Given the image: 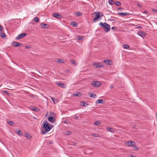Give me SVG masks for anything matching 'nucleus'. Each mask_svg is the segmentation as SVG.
Masks as SVG:
<instances>
[{
    "mask_svg": "<svg viewBox=\"0 0 157 157\" xmlns=\"http://www.w3.org/2000/svg\"><path fill=\"white\" fill-rule=\"evenodd\" d=\"M42 131L41 134L44 135L50 131L49 127V124L45 120L43 123V126L41 127Z\"/></svg>",
    "mask_w": 157,
    "mask_h": 157,
    "instance_id": "1",
    "label": "nucleus"
},
{
    "mask_svg": "<svg viewBox=\"0 0 157 157\" xmlns=\"http://www.w3.org/2000/svg\"><path fill=\"white\" fill-rule=\"evenodd\" d=\"M99 25L101 26L105 30V32L107 33L110 31V25L107 23L105 22L104 23L101 22L99 23Z\"/></svg>",
    "mask_w": 157,
    "mask_h": 157,
    "instance_id": "2",
    "label": "nucleus"
},
{
    "mask_svg": "<svg viewBox=\"0 0 157 157\" xmlns=\"http://www.w3.org/2000/svg\"><path fill=\"white\" fill-rule=\"evenodd\" d=\"M93 14H96L95 17L93 19V22H95L97 20L100 19L101 17L103 16L102 13L100 12H95Z\"/></svg>",
    "mask_w": 157,
    "mask_h": 157,
    "instance_id": "3",
    "label": "nucleus"
},
{
    "mask_svg": "<svg viewBox=\"0 0 157 157\" xmlns=\"http://www.w3.org/2000/svg\"><path fill=\"white\" fill-rule=\"evenodd\" d=\"M27 34L26 33H23L17 36L15 38V39L17 40H19L25 36Z\"/></svg>",
    "mask_w": 157,
    "mask_h": 157,
    "instance_id": "4",
    "label": "nucleus"
},
{
    "mask_svg": "<svg viewBox=\"0 0 157 157\" xmlns=\"http://www.w3.org/2000/svg\"><path fill=\"white\" fill-rule=\"evenodd\" d=\"M134 142L133 141H126L125 143L126 146L130 147L134 146Z\"/></svg>",
    "mask_w": 157,
    "mask_h": 157,
    "instance_id": "5",
    "label": "nucleus"
},
{
    "mask_svg": "<svg viewBox=\"0 0 157 157\" xmlns=\"http://www.w3.org/2000/svg\"><path fill=\"white\" fill-rule=\"evenodd\" d=\"M101 83L100 82L98 81H94L92 82V85L94 87H99Z\"/></svg>",
    "mask_w": 157,
    "mask_h": 157,
    "instance_id": "6",
    "label": "nucleus"
},
{
    "mask_svg": "<svg viewBox=\"0 0 157 157\" xmlns=\"http://www.w3.org/2000/svg\"><path fill=\"white\" fill-rule=\"evenodd\" d=\"M56 84L60 87L62 88H65L66 87L65 84L63 83H60L59 82H56Z\"/></svg>",
    "mask_w": 157,
    "mask_h": 157,
    "instance_id": "7",
    "label": "nucleus"
},
{
    "mask_svg": "<svg viewBox=\"0 0 157 157\" xmlns=\"http://www.w3.org/2000/svg\"><path fill=\"white\" fill-rule=\"evenodd\" d=\"M40 26L42 29H48L49 27V25L47 24H44L43 23L40 24Z\"/></svg>",
    "mask_w": 157,
    "mask_h": 157,
    "instance_id": "8",
    "label": "nucleus"
},
{
    "mask_svg": "<svg viewBox=\"0 0 157 157\" xmlns=\"http://www.w3.org/2000/svg\"><path fill=\"white\" fill-rule=\"evenodd\" d=\"M53 16L59 19H60L62 17V16L59 14L55 13L53 14Z\"/></svg>",
    "mask_w": 157,
    "mask_h": 157,
    "instance_id": "9",
    "label": "nucleus"
},
{
    "mask_svg": "<svg viewBox=\"0 0 157 157\" xmlns=\"http://www.w3.org/2000/svg\"><path fill=\"white\" fill-rule=\"evenodd\" d=\"M48 120L52 123H53L55 121V118L53 117H49L48 118Z\"/></svg>",
    "mask_w": 157,
    "mask_h": 157,
    "instance_id": "10",
    "label": "nucleus"
},
{
    "mask_svg": "<svg viewBox=\"0 0 157 157\" xmlns=\"http://www.w3.org/2000/svg\"><path fill=\"white\" fill-rule=\"evenodd\" d=\"M117 14L119 15L122 16L123 17L125 16L126 15H128L129 14V13H126L122 12L118 13Z\"/></svg>",
    "mask_w": 157,
    "mask_h": 157,
    "instance_id": "11",
    "label": "nucleus"
},
{
    "mask_svg": "<svg viewBox=\"0 0 157 157\" xmlns=\"http://www.w3.org/2000/svg\"><path fill=\"white\" fill-rule=\"evenodd\" d=\"M138 34L142 37L145 36V33L144 32L139 31L138 33Z\"/></svg>",
    "mask_w": 157,
    "mask_h": 157,
    "instance_id": "12",
    "label": "nucleus"
},
{
    "mask_svg": "<svg viewBox=\"0 0 157 157\" xmlns=\"http://www.w3.org/2000/svg\"><path fill=\"white\" fill-rule=\"evenodd\" d=\"M12 46H13L14 47H17L19 46V43L17 42H13L12 43Z\"/></svg>",
    "mask_w": 157,
    "mask_h": 157,
    "instance_id": "13",
    "label": "nucleus"
},
{
    "mask_svg": "<svg viewBox=\"0 0 157 157\" xmlns=\"http://www.w3.org/2000/svg\"><path fill=\"white\" fill-rule=\"evenodd\" d=\"M106 129L108 130L111 132H113L115 131V130L112 128L107 127Z\"/></svg>",
    "mask_w": 157,
    "mask_h": 157,
    "instance_id": "14",
    "label": "nucleus"
},
{
    "mask_svg": "<svg viewBox=\"0 0 157 157\" xmlns=\"http://www.w3.org/2000/svg\"><path fill=\"white\" fill-rule=\"evenodd\" d=\"M89 94L90 97L93 98H95L96 96L95 94L91 92L89 93Z\"/></svg>",
    "mask_w": 157,
    "mask_h": 157,
    "instance_id": "15",
    "label": "nucleus"
},
{
    "mask_svg": "<svg viewBox=\"0 0 157 157\" xmlns=\"http://www.w3.org/2000/svg\"><path fill=\"white\" fill-rule=\"evenodd\" d=\"M103 65L102 64L100 63L97 62L96 66V68L101 67H102Z\"/></svg>",
    "mask_w": 157,
    "mask_h": 157,
    "instance_id": "16",
    "label": "nucleus"
},
{
    "mask_svg": "<svg viewBox=\"0 0 157 157\" xmlns=\"http://www.w3.org/2000/svg\"><path fill=\"white\" fill-rule=\"evenodd\" d=\"M103 101L104 100L103 99H99L96 101V103L97 104H98L99 103L102 104L103 103Z\"/></svg>",
    "mask_w": 157,
    "mask_h": 157,
    "instance_id": "17",
    "label": "nucleus"
},
{
    "mask_svg": "<svg viewBox=\"0 0 157 157\" xmlns=\"http://www.w3.org/2000/svg\"><path fill=\"white\" fill-rule=\"evenodd\" d=\"M115 5L117 6H120L121 5V2L118 1H116L115 2Z\"/></svg>",
    "mask_w": 157,
    "mask_h": 157,
    "instance_id": "18",
    "label": "nucleus"
},
{
    "mask_svg": "<svg viewBox=\"0 0 157 157\" xmlns=\"http://www.w3.org/2000/svg\"><path fill=\"white\" fill-rule=\"evenodd\" d=\"M16 132L20 136H22V132L19 129H17L16 131Z\"/></svg>",
    "mask_w": 157,
    "mask_h": 157,
    "instance_id": "19",
    "label": "nucleus"
},
{
    "mask_svg": "<svg viewBox=\"0 0 157 157\" xmlns=\"http://www.w3.org/2000/svg\"><path fill=\"white\" fill-rule=\"evenodd\" d=\"M0 36H2V37L4 39H5L6 38V34L3 33H1L0 34Z\"/></svg>",
    "mask_w": 157,
    "mask_h": 157,
    "instance_id": "20",
    "label": "nucleus"
},
{
    "mask_svg": "<svg viewBox=\"0 0 157 157\" xmlns=\"http://www.w3.org/2000/svg\"><path fill=\"white\" fill-rule=\"evenodd\" d=\"M82 13L76 12L75 13V15L77 16H79L82 15Z\"/></svg>",
    "mask_w": 157,
    "mask_h": 157,
    "instance_id": "21",
    "label": "nucleus"
},
{
    "mask_svg": "<svg viewBox=\"0 0 157 157\" xmlns=\"http://www.w3.org/2000/svg\"><path fill=\"white\" fill-rule=\"evenodd\" d=\"M123 47L124 48L126 49H128L130 48L128 45L126 44L123 45Z\"/></svg>",
    "mask_w": 157,
    "mask_h": 157,
    "instance_id": "22",
    "label": "nucleus"
},
{
    "mask_svg": "<svg viewBox=\"0 0 157 157\" xmlns=\"http://www.w3.org/2000/svg\"><path fill=\"white\" fill-rule=\"evenodd\" d=\"M71 25L75 27H76L77 26V23L75 22H72L71 23Z\"/></svg>",
    "mask_w": 157,
    "mask_h": 157,
    "instance_id": "23",
    "label": "nucleus"
},
{
    "mask_svg": "<svg viewBox=\"0 0 157 157\" xmlns=\"http://www.w3.org/2000/svg\"><path fill=\"white\" fill-rule=\"evenodd\" d=\"M7 123L11 126L14 125V123L12 121H7Z\"/></svg>",
    "mask_w": 157,
    "mask_h": 157,
    "instance_id": "24",
    "label": "nucleus"
},
{
    "mask_svg": "<svg viewBox=\"0 0 157 157\" xmlns=\"http://www.w3.org/2000/svg\"><path fill=\"white\" fill-rule=\"evenodd\" d=\"M71 63H73L75 66H77V64L76 63V62L72 59H71L70 60Z\"/></svg>",
    "mask_w": 157,
    "mask_h": 157,
    "instance_id": "25",
    "label": "nucleus"
},
{
    "mask_svg": "<svg viewBox=\"0 0 157 157\" xmlns=\"http://www.w3.org/2000/svg\"><path fill=\"white\" fill-rule=\"evenodd\" d=\"M25 136L28 139H29L31 138V136L28 133H26L25 135Z\"/></svg>",
    "mask_w": 157,
    "mask_h": 157,
    "instance_id": "26",
    "label": "nucleus"
},
{
    "mask_svg": "<svg viewBox=\"0 0 157 157\" xmlns=\"http://www.w3.org/2000/svg\"><path fill=\"white\" fill-rule=\"evenodd\" d=\"M108 2L109 4L111 5H113L115 3L113 1V0H109L108 1Z\"/></svg>",
    "mask_w": 157,
    "mask_h": 157,
    "instance_id": "27",
    "label": "nucleus"
},
{
    "mask_svg": "<svg viewBox=\"0 0 157 157\" xmlns=\"http://www.w3.org/2000/svg\"><path fill=\"white\" fill-rule=\"evenodd\" d=\"M33 21L36 22H39V18L37 17H35L33 19Z\"/></svg>",
    "mask_w": 157,
    "mask_h": 157,
    "instance_id": "28",
    "label": "nucleus"
},
{
    "mask_svg": "<svg viewBox=\"0 0 157 157\" xmlns=\"http://www.w3.org/2000/svg\"><path fill=\"white\" fill-rule=\"evenodd\" d=\"M84 36H78L77 37V39L79 40H83V38H84Z\"/></svg>",
    "mask_w": 157,
    "mask_h": 157,
    "instance_id": "29",
    "label": "nucleus"
},
{
    "mask_svg": "<svg viewBox=\"0 0 157 157\" xmlns=\"http://www.w3.org/2000/svg\"><path fill=\"white\" fill-rule=\"evenodd\" d=\"M74 95L76 97H80L81 96L80 93L79 92H76L74 94Z\"/></svg>",
    "mask_w": 157,
    "mask_h": 157,
    "instance_id": "30",
    "label": "nucleus"
},
{
    "mask_svg": "<svg viewBox=\"0 0 157 157\" xmlns=\"http://www.w3.org/2000/svg\"><path fill=\"white\" fill-rule=\"evenodd\" d=\"M107 64L111 65L112 64L111 61L109 59H107Z\"/></svg>",
    "mask_w": 157,
    "mask_h": 157,
    "instance_id": "31",
    "label": "nucleus"
},
{
    "mask_svg": "<svg viewBox=\"0 0 157 157\" xmlns=\"http://www.w3.org/2000/svg\"><path fill=\"white\" fill-rule=\"evenodd\" d=\"M82 103H83L82 105L83 106L86 107L88 105V104L86 103L85 102L82 101Z\"/></svg>",
    "mask_w": 157,
    "mask_h": 157,
    "instance_id": "32",
    "label": "nucleus"
},
{
    "mask_svg": "<svg viewBox=\"0 0 157 157\" xmlns=\"http://www.w3.org/2000/svg\"><path fill=\"white\" fill-rule=\"evenodd\" d=\"M57 62L58 63H63V59H58L57 60Z\"/></svg>",
    "mask_w": 157,
    "mask_h": 157,
    "instance_id": "33",
    "label": "nucleus"
},
{
    "mask_svg": "<svg viewBox=\"0 0 157 157\" xmlns=\"http://www.w3.org/2000/svg\"><path fill=\"white\" fill-rule=\"evenodd\" d=\"M92 136H94V137H98L99 136L98 134H97L93 133V134H92Z\"/></svg>",
    "mask_w": 157,
    "mask_h": 157,
    "instance_id": "34",
    "label": "nucleus"
},
{
    "mask_svg": "<svg viewBox=\"0 0 157 157\" xmlns=\"http://www.w3.org/2000/svg\"><path fill=\"white\" fill-rule=\"evenodd\" d=\"M100 122L98 121H96L94 123V124L95 125H100Z\"/></svg>",
    "mask_w": 157,
    "mask_h": 157,
    "instance_id": "35",
    "label": "nucleus"
},
{
    "mask_svg": "<svg viewBox=\"0 0 157 157\" xmlns=\"http://www.w3.org/2000/svg\"><path fill=\"white\" fill-rule=\"evenodd\" d=\"M71 132L70 131H67L65 132V134L66 135H68L71 134Z\"/></svg>",
    "mask_w": 157,
    "mask_h": 157,
    "instance_id": "36",
    "label": "nucleus"
},
{
    "mask_svg": "<svg viewBox=\"0 0 157 157\" xmlns=\"http://www.w3.org/2000/svg\"><path fill=\"white\" fill-rule=\"evenodd\" d=\"M3 92L4 93H5L6 94H10L7 90H3Z\"/></svg>",
    "mask_w": 157,
    "mask_h": 157,
    "instance_id": "37",
    "label": "nucleus"
},
{
    "mask_svg": "<svg viewBox=\"0 0 157 157\" xmlns=\"http://www.w3.org/2000/svg\"><path fill=\"white\" fill-rule=\"evenodd\" d=\"M32 109L33 110L37 112L38 110L39 109L35 107L34 109Z\"/></svg>",
    "mask_w": 157,
    "mask_h": 157,
    "instance_id": "38",
    "label": "nucleus"
},
{
    "mask_svg": "<svg viewBox=\"0 0 157 157\" xmlns=\"http://www.w3.org/2000/svg\"><path fill=\"white\" fill-rule=\"evenodd\" d=\"M3 31V27L2 26L0 25V32H2Z\"/></svg>",
    "mask_w": 157,
    "mask_h": 157,
    "instance_id": "39",
    "label": "nucleus"
},
{
    "mask_svg": "<svg viewBox=\"0 0 157 157\" xmlns=\"http://www.w3.org/2000/svg\"><path fill=\"white\" fill-rule=\"evenodd\" d=\"M49 127L50 128V130L54 127V125L52 124H49Z\"/></svg>",
    "mask_w": 157,
    "mask_h": 157,
    "instance_id": "40",
    "label": "nucleus"
},
{
    "mask_svg": "<svg viewBox=\"0 0 157 157\" xmlns=\"http://www.w3.org/2000/svg\"><path fill=\"white\" fill-rule=\"evenodd\" d=\"M25 48L26 49L31 48V46H26L25 47Z\"/></svg>",
    "mask_w": 157,
    "mask_h": 157,
    "instance_id": "41",
    "label": "nucleus"
},
{
    "mask_svg": "<svg viewBox=\"0 0 157 157\" xmlns=\"http://www.w3.org/2000/svg\"><path fill=\"white\" fill-rule=\"evenodd\" d=\"M51 99L53 101V102L55 103V101L56 100V99L55 98H51Z\"/></svg>",
    "mask_w": 157,
    "mask_h": 157,
    "instance_id": "42",
    "label": "nucleus"
},
{
    "mask_svg": "<svg viewBox=\"0 0 157 157\" xmlns=\"http://www.w3.org/2000/svg\"><path fill=\"white\" fill-rule=\"evenodd\" d=\"M116 29H117V28H116V27H113L111 28V29L113 30H116Z\"/></svg>",
    "mask_w": 157,
    "mask_h": 157,
    "instance_id": "43",
    "label": "nucleus"
},
{
    "mask_svg": "<svg viewBox=\"0 0 157 157\" xmlns=\"http://www.w3.org/2000/svg\"><path fill=\"white\" fill-rule=\"evenodd\" d=\"M152 10L153 12H154L155 13H157V10L155 9H153Z\"/></svg>",
    "mask_w": 157,
    "mask_h": 157,
    "instance_id": "44",
    "label": "nucleus"
},
{
    "mask_svg": "<svg viewBox=\"0 0 157 157\" xmlns=\"http://www.w3.org/2000/svg\"><path fill=\"white\" fill-rule=\"evenodd\" d=\"M134 149L135 150H139V148L138 147L135 146V147H134Z\"/></svg>",
    "mask_w": 157,
    "mask_h": 157,
    "instance_id": "45",
    "label": "nucleus"
},
{
    "mask_svg": "<svg viewBox=\"0 0 157 157\" xmlns=\"http://www.w3.org/2000/svg\"><path fill=\"white\" fill-rule=\"evenodd\" d=\"M137 5L139 7H142V5L141 4H140L139 3H137Z\"/></svg>",
    "mask_w": 157,
    "mask_h": 157,
    "instance_id": "46",
    "label": "nucleus"
},
{
    "mask_svg": "<svg viewBox=\"0 0 157 157\" xmlns=\"http://www.w3.org/2000/svg\"><path fill=\"white\" fill-rule=\"evenodd\" d=\"M96 64H97V62H94L93 63V65L95 66V67H96Z\"/></svg>",
    "mask_w": 157,
    "mask_h": 157,
    "instance_id": "47",
    "label": "nucleus"
},
{
    "mask_svg": "<svg viewBox=\"0 0 157 157\" xmlns=\"http://www.w3.org/2000/svg\"><path fill=\"white\" fill-rule=\"evenodd\" d=\"M64 123L68 124L69 123L67 121L65 120L64 122Z\"/></svg>",
    "mask_w": 157,
    "mask_h": 157,
    "instance_id": "48",
    "label": "nucleus"
},
{
    "mask_svg": "<svg viewBox=\"0 0 157 157\" xmlns=\"http://www.w3.org/2000/svg\"><path fill=\"white\" fill-rule=\"evenodd\" d=\"M123 10V9L122 8H120L117 9V10Z\"/></svg>",
    "mask_w": 157,
    "mask_h": 157,
    "instance_id": "49",
    "label": "nucleus"
},
{
    "mask_svg": "<svg viewBox=\"0 0 157 157\" xmlns=\"http://www.w3.org/2000/svg\"><path fill=\"white\" fill-rule=\"evenodd\" d=\"M23 45V44H22L19 43V47H21Z\"/></svg>",
    "mask_w": 157,
    "mask_h": 157,
    "instance_id": "50",
    "label": "nucleus"
},
{
    "mask_svg": "<svg viewBox=\"0 0 157 157\" xmlns=\"http://www.w3.org/2000/svg\"><path fill=\"white\" fill-rule=\"evenodd\" d=\"M53 141H50L49 142V144H53Z\"/></svg>",
    "mask_w": 157,
    "mask_h": 157,
    "instance_id": "51",
    "label": "nucleus"
},
{
    "mask_svg": "<svg viewBox=\"0 0 157 157\" xmlns=\"http://www.w3.org/2000/svg\"><path fill=\"white\" fill-rule=\"evenodd\" d=\"M144 13H147V14L148 13V11H146V10H145L144 11Z\"/></svg>",
    "mask_w": 157,
    "mask_h": 157,
    "instance_id": "52",
    "label": "nucleus"
},
{
    "mask_svg": "<svg viewBox=\"0 0 157 157\" xmlns=\"http://www.w3.org/2000/svg\"><path fill=\"white\" fill-rule=\"evenodd\" d=\"M34 96V95L33 94H31L30 95V97L31 98H33Z\"/></svg>",
    "mask_w": 157,
    "mask_h": 157,
    "instance_id": "53",
    "label": "nucleus"
},
{
    "mask_svg": "<svg viewBox=\"0 0 157 157\" xmlns=\"http://www.w3.org/2000/svg\"><path fill=\"white\" fill-rule=\"evenodd\" d=\"M107 62V60H104L103 61V62L105 63H106Z\"/></svg>",
    "mask_w": 157,
    "mask_h": 157,
    "instance_id": "54",
    "label": "nucleus"
},
{
    "mask_svg": "<svg viewBox=\"0 0 157 157\" xmlns=\"http://www.w3.org/2000/svg\"><path fill=\"white\" fill-rule=\"evenodd\" d=\"M78 118V116H75V118L76 119H77Z\"/></svg>",
    "mask_w": 157,
    "mask_h": 157,
    "instance_id": "55",
    "label": "nucleus"
},
{
    "mask_svg": "<svg viewBox=\"0 0 157 157\" xmlns=\"http://www.w3.org/2000/svg\"><path fill=\"white\" fill-rule=\"evenodd\" d=\"M139 29L142 28V27L140 26L138 27Z\"/></svg>",
    "mask_w": 157,
    "mask_h": 157,
    "instance_id": "56",
    "label": "nucleus"
},
{
    "mask_svg": "<svg viewBox=\"0 0 157 157\" xmlns=\"http://www.w3.org/2000/svg\"><path fill=\"white\" fill-rule=\"evenodd\" d=\"M110 88L111 89H112L113 88V86H110Z\"/></svg>",
    "mask_w": 157,
    "mask_h": 157,
    "instance_id": "57",
    "label": "nucleus"
},
{
    "mask_svg": "<svg viewBox=\"0 0 157 157\" xmlns=\"http://www.w3.org/2000/svg\"><path fill=\"white\" fill-rule=\"evenodd\" d=\"M131 157H135V156H133V155H131Z\"/></svg>",
    "mask_w": 157,
    "mask_h": 157,
    "instance_id": "58",
    "label": "nucleus"
}]
</instances>
